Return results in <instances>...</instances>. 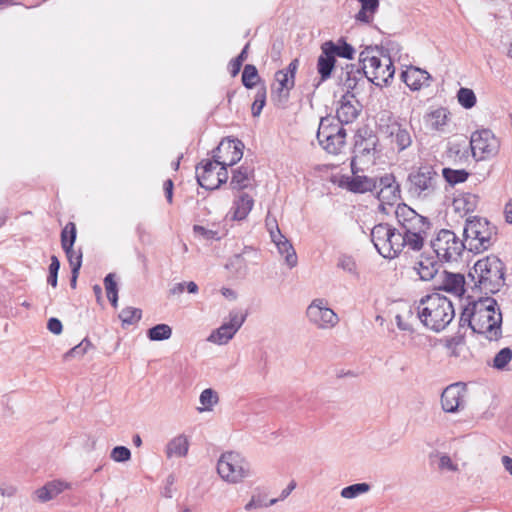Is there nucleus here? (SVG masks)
Instances as JSON below:
<instances>
[{"label":"nucleus","instance_id":"10","mask_svg":"<svg viewBox=\"0 0 512 512\" xmlns=\"http://www.w3.org/2000/svg\"><path fill=\"white\" fill-rule=\"evenodd\" d=\"M431 247L438 258L445 261H454L462 254L466 244L453 231L442 229L431 241Z\"/></svg>","mask_w":512,"mask_h":512},{"label":"nucleus","instance_id":"50","mask_svg":"<svg viewBox=\"0 0 512 512\" xmlns=\"http://www.w3.org/2000/svg\"><path fill=\"white\" fill-rule=\"evenodd\" d=\"M279 499H271L269 502H266V497L260 493L253 494L250 501L245 505V510H253L259 509L263 507H268L275 504Z\"/></svg>","mask_w":512,"mask_h":512},{"label":"nucleus","instance_id":"37","mask_svg":"<svg viewBox=\"0 0 512 512\" xmlns=\"http://www.w3.org/2000/svg\"><path fill=\"white\" fill-rule=\"evenodd\" d=\"M252 177V169L248 166H240L238 169L233 171L230 186L235 190H243L250 185Z\"/></svg>","mask_w":512,"mask_h":512},{"label":"nucleus","instance_id":"2","mask_svg":"<svg viewBox=\"0 0 512 512\" xmlns=\"http://www.w3.org/2000/svg\"><path fill=\"white\" fill-rule=\"evenodd\" d=\"M417 316L424 326L440 332L454 319L455 310L450 299L439 293L421 298L417 307Z\"/></svg>","mask_w":512,"mask_h":512},{"label":"nucleus","instance_id":"21","mask_svg":"<svg viewBox=\"0 0 512 512\" xmlns=\"http://www.w3.org/2000/svg\"><path fill=\"white\" fill-rule=\"evenodd\" d=\"M377 188H379L377 198L382 204L393 205L400 199V185L392 174L380 177Z\"/></svg>","mask_w":512,"mask_h":512},{"label":"nucleus","instance_id":"26","mask_svg":"<svg viewBox=\"0 0 512 512\" xmlns=\"http://www.w3.org/2000/svg\"><path fill=\"white\" fill-rule=\"evenodd\" d=\"M430 74L417 67H409L401 73L402 81L414 91L420 90L423 86L429 85Z\"/></svg>","mask_w":512,"mask_h":512},{"label":"nucleus","instance_id":"41","mask_svg":"<svg viewBox=\"0 0 512 512\" xmlns=\"http://www.w3.org/2000/svg\"><path fill=\"white\" fill-rule=\"evenodd\" d=\"M370 489H371V485L368 483H364V482L356 483V484H352L347 487H344L341 490L340 495H341V497H343L345 499H354L362 494L369 492Z\"/></svg>","mask_w":512,"mask_h":512},{"label":"nucleus","instance_id":"1","mask_svg":"<svg viewBox=\"0 0 512 512\" xmlns=\"http://www.w3.org/2000/svg\"><path fill=\"white\" fill-rule=\"evenodd\" d=\"M460 327L468 326L474 333L482 334L490 341L502 336V313L492 297H480L469 302L459 319Z\"/></svg>","mask_w":512,"mask_h":512},{"label":"nucleus","instance_id":"25","mask_svg":"<svg viewBox=\"0 0 512 512\" xmlns=\"http://www.w3.org/2000/svg\"><path fill=\"white\" fill-rule=\"evenodd\" d=\"M218 166L214 159L204 160L196 166V178L201 187L208 190L217 189L215 174Z\"/></svg>","mask_w":512,"mask_h":512},{"label":"nucleus","instance_id":"62","mask_svg":"<svg viewBox=\"0 0 512 512\" xmlns=\"http://www.w3.org/2000/svg\"><path fill=\"white\" fill-rule=\"evenodd\" d=\"M504 215L506 222L512 224V199L505 204Z\"/></svg>","mask_w":512,"mask_h":512},{"label":"nucleus","instance_id":"38","mask_svg":"<svg viewBox=\"0 0 512 512\" xmlns=\"http://www.w3.org/2000/svg\"><path fill=\"white\" fill-rule=\"evenodd\" d=\"M479 197L473 193H463L458 195L454 201L453 205L455 210L463 213L474 212L478 206Z\"/></svg>","mask_w":512,"mask_h":512},{"label":"nucleus","instance_id":"16","mask_svg":"<svg viewBox=\"0 0 512 512\" xmlns=\"http://www.w3.org/2000/svg\"><path fill=\"white\" fill-rule=\"evenodd\" d=\"M466 385L454 383L446 387L441 395L442 409L447 413H456L463 410L466 405Z\"/></svg>","mask_w":512,"mask_h":512},{"label":"nucleus","instance_id":"30","mask_svg":"<svg viewBox=\"0 0 512 512\" xmlns=\"http://www.w3.org/2000/svg\"><path fill=\"white\" fill-rule=\"evenodd\" d=\"M189 441L188 438L183 435H177L172 438L166 445L165 453L167 458L178 457L182 458L188 454Z\"/></svg>","mask_w":512,"mask_h":512},{"label":"nucleus","instance_id":"59","mask_svg":"<svg viewBox=\"0 0 512 512\" xmlns=\"http://www.w3.org/2000/svg\"><path fill=\"white\" fill-rule=\"evenodd\" d=\"M47 328L51 333L59 335L62 332L63 326L59 319L52 317L48 320Z\"/></svg>","mask_w":512,"mask_h":512},{"label":"nucleus","instance_id":"52","mask_svg":"<svg viewBox=\"0 0 512 512\" xmlns=\"http://www.w3.org/2000/svg\"><path fill=\"white\" fill-rule=\"evenodd\" d=\"M248 48L249 44H246L241 53L229 62L228 67L233 77L239 73L243 62L246 60Z\"/></svg>","mask_w":512,"mask_h":512},{"label":"nucleus","instance_id":"36","mask_svg":"<svg viewBox=\"0 0 512 512\" xmlns=\"http://www.w3.org/2000/svg\"><path fill=\"white\" fill-rule=\"evenodd\" d=\"M322 45L334 58L339 56L351 60L354 57L355 49L343 39L338 40L337 43L326 41Z\"/></svg>","mask_w":512,"mask_h":512},{"label":"nucleus","instance_id":"51","mask_svg":"<svg viewBox=\"0 0 512 512\" xmlns=\"http://www.w3.org/2000/svg\"><path fill=\"white\" fill-rule=\"evenodd\" d=\"M265 102H266V87L261 86L257 90L254 102L251 107L252 115L254 117H257L261 114L262 109L265 106Z\"/></svg>","mask_w":512,"mask_h":512},{"label":"nucleus","instance_id":"35","mask_svg":"<svg viewBox=\"0 0 512 512\" xmlns=\"http://www.w3.org/2000/svg\"><path fill=\"white\" fill-rule=\"evenodd\" d=\"M335 58L321 45V54L317 60V71L320 75L321 81H326L330 78L331 73L335 67Z\"/></svg>","mask_w":512,"mask_h":512},{"label":"nucleus","instance_id":"61","mask_svg":"<svg viewBox=\"0 0 512 512\" xmlns=\"http://www.w3.org/2000/svg\"><path fill=\"white\" fill-rule=\"evenodd\" d=\"M163 188H164L166 199H167L168 203L171 204L172 200H173V181L171 179H167L164 182Z\"/></svg>","mask_w":512,"mask_h":512},{"label":"nucleus","instance_id":"63","mask_svg":"<svg viewBox=\"0 0 512 512\" xmlns=\"http://www.w3.org/2000/svg\"><path fill=\"white\" fill-rule=\"evenodd\" d=\"M16 493V488L13 486L0 485V494L2 496L12 497Z\"/></svg>","mask_w":512,"mask_h":512},{"label":"nucleus","instance_id":"57","mask_svg":"<svg viewBox=\"0 0 512 512\" xmlns=\"http://www.w3.org/2000/svg\"><path fill=\"white\" fill-rule=\"evenodd\" d=\"M193 231L196 235L202 237L205 240L220 239L217 231L205 228L204 226L201 225H194Z\"/></svg>","mask_w":512,"mask_h":512},{"label":"nucleus","instance_id":"12","mask_svg":"<svg viewBox=\"0 0 512 512\" xmlns=\"http://www.w3.org/2000/svg\"><path fill=\"white\" fill-rule=\"evenodd\" d=\"M308 321L318 329H332L339 323V317L328 307L327 300L316 298L306 309Z\"/></svg>","mask_w":512,"mask_h":512},{"label":"nucleus","instance_id":"33","mask_svg":"<svg viewBox=\"0 0 512 512\" xmlns=\"http://www.w3.org/2000/svg\"><path fill=\"white\" fill-rule=\"evenodd\" d=\"M346 130L342 131V133L331 135L329 134L326 138L319 140V144L330 154H340L345 147L346 144Z\"/></svg>","mask_w":512,"mask_h":512},{"label":"nucleus","instance_id":"39","mask_svg":"<svg viewBox=\"0 0 512 512\" xmlns=\"http://www.w3.org/2000/svg\"><path fill=\"white\" fill-rule=\"evenodd\" d=\"M429 460L431 462L436 461L437 469L440 472H458L459 467L458 464L455 463L452 458L447 454L439 451H434L430 453Z\"/></svg>","mask_w":512,"mask_h":512},{"label":"nucleus","instance_id":"43","mask_svg":"<svg viewBox=\"0 0 512 512\" xmlns=\"http://www.w3.org/2000/svg\"><path fill=\"white\" fill-rule=\"evenodd\" d=\"M172 335V328L167 324H157L147 331V336L151 341L167 340Z\"/></svg>","mask_w":512,"mask_h":512},{"label":"nucleus","instance_id":"14","mask_svg":"<svg viewBox=\"0 0 512 512\" xmlns=\"http://www.w3.org/2000/svg\"><path fill=\"white\" fill-rule=\"evenodd\" d=\"M245 319V314H242L239 311H231L229 313V321L224 322L219 328L212 331L208 336L207 341L217 345L227 344L242 327Z\"/></svg>","mask_w":512,"mask_h":512},{"label":"nucleus","instance_id":"46","mask_svg":"<svg viewBox=\"0 0 512 512\" xmlns=\"http://www.w3.org/2000/svg\"><path fill=\"white\" fill-rule=\"evenodd\" d=\"M104 285L107 293V298L109 299L113 307H117L118 289L113 274L110 273L105 277Z\"/></svg>","mask_w":512,"mask_h":512},{"label":"nucleus","instance_id":"60","mask_svg":"<svg viewBox=\"0 0 512 512\" xmlns=\"http://www.w3.org/2000/svg\"><path fill=\"white\" fill-rule=\"evenodd\" d=\"M227 167L228 166L220 165V168L218 170L216 169L215 178H216L217 188H219L221 184L226 183V181L228 179Z\"/></svg>","mask_w":512,"mask_h":512},{"label":"nucleus","instance_id":"48","mask_svg":"<svg viewBox=\"0 0 512 512\" xmlns=\"http://www.w3.org/2000/svg\"><path fill=\"white\" fill-rule=\"evenodd\" d=\"M142 311L134 307H126L122 309L119 314L123 325H131L138 322L141 319Z\"/></svg>","mask_w":512,"mask_h":512},{"label":"nucleus","instance_id":"19","mask_svg":"<svg viewBox=\"0 0 512 512\" xmlns=\"http://www.w3.org/2000/svg\"><path fill=\"white\" fill-rule=\"evenodd\" d=\"M76 240V226L73 222H69L61 232V245L68 258L71 270L79 271L82 264V253L75 251L73 245Z\"/></svg>","mask_w":512,"mask_h":512},{"label":"nucleus","instance_id":"55","mask_svg":"<svg viewBox=\"0 0 512 512\" xmlns=\"http://www.w3.org/2000/svg\"><path fill=\"white\" fill-rule=\"evenodd\" d=\"M110 458L115 462H127L131 459V451L125 446H116L110 453Z\"/></svg>","mask_w":512,"mask_h":512},{"label":"nucleus","instance_id":"3","mask_svg":"<svg viewBox=\"0 0 512 512\" xmlns=\"http://www.w3.org/2000/svg\"><path fill=\"white\" fill-rule=\"evenodd\" d=\"M506 266L496 255L479 259L470 270L468 277L474 282V289L488 295L495 294L505 285Z\"/></svg>","mask_w":512,"mask_h":512},{"label":"nucleus","instance_id":"49","mask_svg":"<svg viewBox=\"0 0 512 512\" xmlns=\"http://www.w3.org/2000/svg\"><path fill=\"white\" fill-rule=\"evenodd\" d=\"M337 267L353 276H358L357 264L355 259L346 254L338 257Z\"/></svg>","mask_w":512,"mask_h":512},{"label":"nucleus","instance_id":"20","mask_svg":"<svg viewBox=\"0 0 512 512\" xmlns=\"http://www.w3.org/2000/svg\"><path fill=\"white\" fill-rule=\"evenodd\" d=\"M360 104L353 93H344L339 100L336 118L341 124L352 123L359 115Z\"/></svg>","mask_w":512,"mask_h":512},{"label":"nucleus","instance_id":"15","mask_svg":"<svg viewBox=\"0 0 512 512\" xmlns=\"http://www.w3.org/2000/svg\"><path fill=\"white\" fill-rule=\"evenodd\" d=\"M266 227L269 230L272 242L276 245L278 252L285 256V262L289 268L297 265V255L289 240L282 235L275 218L267 216Z\"/></svg>","mask_w":512,"mask_h":512},{"label":"nucleus","instance_id":"24","mask_svg":"<svg viewBox=\"0 0 512 512\" xmlns=\"http://www.w3.org/2000/svg\"><path fill=\"white\" fill-rule=\"evenodd\" d=\"M387 137L391 145L398 151H404L412 144V135L410 130L398 122L389 124L386 128Z\"/></svg>","mask_w":512,"mask_h":512},{"label":"nucleus","instance_id":"64","mask_svg":"<svg viewBox=\"0 0 512 512\" xmlns=\"http://www.w3.org/2000/svg\"><path fill=\"white\" fill-rule=\"evenodd\" d=\"M371 18H372V15H370V13H369V12H367V11H365V10H363V9H361V10L357 13V15H356V19H357V20H359V21H361V22H364V23H369V22H370V20H371Z\"/></svg>","mask_w":512,"mask_h":512},{"label":"nucleus","instance_id":"8","mask_svg":"<svg viewBox=\"0 0 512 512\" xmlns=\"http://www.w3.org/2000/svg\"><path fill=\"white\" fill-rule=\"evenodd\" d=\"M439 175L431 166H421L409 173L407 191L412 198L430 200L439 192Z\"/></svg>","mask_w":512,"mask_h":512},{"label":"nucleus","instance_id":"53","mask_svg":"<svg viewBox=\"0 0 512 512\" xmlns=\"http://www.w3.org/2000/svg\"><path fill=\"white\" fill-rule=\"evenodd\" d=\"M91 343L87 339H84L82 342H80L78 345L70 349L68 352L64 354V359L69 360L71 358L75 357H82L87 350L89 349Z\"/></svg>","mask_w":512,"mask_h":512},{"label":"nucleus","instance_id":"42","mask_svg":"<svg viewBox=\"0 0 512 512\" xmlns=\"http://www.w3.org/2000/svg\"><path fill=\"white\" fill-rule=\"evenodd\" d=\"M396 325L401 331L413 333V321L415 320L413 311L409 308L403 313H399L395 316Z\"/></svg>","mask_w":512,"mask_h":512},{"label":"nucleus","instance_id":"44","mask_svg":"<svg viewBox=\"0 0 512 512\" xmlns=\"http://www.w3.org/2000/svg\"><path fill=\"white\" fill-rule=\"evenodd\" d=\"M199 401L203 405V408L198 409L200 412L210 411L218 403L219 397L216 391L207 388L201 392Z\"/></svg>","mask_w":512,"mask_h":512},{"label":"nucleus","instance_id":"54","mask_svg":"<svg viewBox=\"0 0 512 512\" xmlns=\"http://www.w3.org/2000/svg\"><path fill=\"white\" fill-rule=\"evenodd\" d=\"M512 359V350L508 347L501 349L494 358V367L503 369Z\"/></svg>","mask_w":512,"mask_h":512},{"label":"nucleus","instance_id":"18","mask_svg":"<svg viewBox=\"0 0 512 512\" xmlns=\"http://www.w3.org/2000/svg\"><path fill=\"white\" fill-rule=\"evenodd\" d=\"M376 151V141L373 138L360 139L355 143L354 156L351 160L352 173L364 170L365 165L374 162V154Z\"/></svg>","mask_w":512,"mask_h":512},{"label":"nucleus","instance_id":"22","mask_svg":"<svg viewBox=\"0 0 512 512\" xmlns=\"http://www.w3.org/2000/svg\"><path fill=\"white\" fill-rule=\"evenodd\" d=\"M365 77L362 67L355 64H347L337 74V85L342 87L345 93H352L360 81Z\"/></svg>","mask_w":512,"mask_h":512},{"label":"nucleus","instance_id":"34","mask_svg":"<svg viewBox=\"0 0 512 512\" xmlns=\"http://www.w3.org/2000/svg\"><path fill=\"white\" fill-rule=\"evenodd\" d=\"M346 130L343 127V124L337 121L334 117L326 116L322 117L319 123L318 131H317V140H322L326 138L329 134L332 136L336 133H342V131Z\"/></svg>","mask_w":512,"mask_h":512},{"label":"nucleus","instance_id":"23","mask_svg":"<svg viewBox=\"0 0 512 512\" xmlns=\"http://www.w3.org/2000/svg\"><path fill=\"white\" fill-rule=\"evenodd\" d=\"M352 176H342L339 186L353 193H365L377 189V182L373 178L352 173Z\"/></svg>","mask_w":512,"mask_h":512},{"label":"nucleus","instance_id":"31","mask_svg":"<svg viewBox=\"0 0 512 512\" xmlns=\"http://www.w3.org/2000/svg\"><path fill=\"white\" fill-rule=\"evenodd\" d=\"M444 278L442 282V289L453 293L457 296H461L465 292L466 281L463 275L449 273L444 271Z\"/></svg>","mask_w":512,"mask_h":512},{"label":"nucleus","instance_id":"29","mask_svg":"<svg viewBox=\"0 0 512 512\" xmlns=\"http://www.w3.org/2000/svg\"><path fill=\"white\" fill-rule=\"evenodd\" d=\"M70 485L61 480H53L46 483L43 487L35 491L36 498L40 502H47L54 499L64 490L69 489Z\"/></svg>","mask_w":512,"mask_h":512},{"label":"nucleus","instance_id":"4","mask_svg":"<svg viewBox=\"0 0 512 512\" xmlns=\"http://www.w3.org/2000/svg\"><path fill=\"white\" fill-rule=\"evenodd\" d=\"M395 216L399 228L408 242V250L420 251L431 227L428 218L418 214L404 203L397 205Z\"/></svg>","mask_w":512,"mask_h":512},{"label":"nucleus","instance_id":"56","mask_svg":"<svg viewBox=\"0 0 512 512\" xmlns=\"http://www.w3.org/2000/svg\"><path fill=\"white\" fill-rule=\"evenodd\" d=\"M59 269H60V262H59L58 258L55 255L51 256V263L49 265V276L47 278V282L52 287L57 286Z\"/></svg>","mask_w":512,"mask_h":512},{"label":"nucleus","instance_id":"9","mask_svg":"<svg viewBox=\"0 0 512 512\" xmlns=\"http://www.w3.org/2000/svg\"><path fill=\"white\" fill-rule=\"evenodd\" d=\"M217 472L226 482L237 484L251 475L249 462L237 452L223 453L217 462Z\"/></svg>","mask_w":512,"mask_h":512},{"label":"nucleus","instance_id":"11","mask_svg":"<svg viewBox=\"0 0 512 512\" xmlns=\"http://www.w3.org/2000/svg\"><path fill=\"white\" fill-rule=\"evenodd\" d=\"M470 148L476 161L491 159L500 150V140L490 129H480L471 134Z\"/></svg>","mask_w":512,"mask_h":512},{"label":"nucleus","instance_id":"7","mask_svg":"<svg viewBox=\"0 0 512 512\" xmlns=\"http://www.w3.org/2000/svg\"><path fill=\"white\" fill-rule=\"evenodd\" d=\"M371 240L378 253L384 258L392 259L405 248L408 249V242L400 228H394L387 223H380L372 228Z\"/></svg>","mask_w":512,"mask_h":512},{"label":"nucleus","instance_id":"32","mask_svg":"<svg viewBox=\"0 0 512 512\" xmlns=\"http://www.w3.org/2000/svg\"><path fill=\"white\" fill-rule=\"evenodd\" d=\"M414 269L421 280L429 281L438 273L439 264L433 257L421 256Z\"/></svg>","mask_w":512,"mask_h":512},{"label":"nucleus","instance_id":"6","mask_svg":"<svg viewBox=\"0 0 512 512\" xmlns=\"http://www.w3.org/2000/svg\"><path fill=\"white\" fill-rule=\"evenodd\" d=\"M466 248L475 253L488 250L497 238V228L487 219L468 218L463 230Z\"/></svg>","mask_w":512,"mask_h":512},{"label":"nucleus","instance_id":"27","mask_svg":"<svg viewBox=\"0 0 512 512\" xmlns=\"http://www.w3.org/2000/svg\"><path fill=\"white\" fill-rule=\"evenodd\" d=\"M450 120V113L444 107L431 110L424 116L426 128L433 132H445Z\"/></svg>","mask_w":512,"mask_h":512},{"label":"nucleus","instance_id":"47","mask_svg":"<svg viewBox=\"0 0 512 512\" xmlns=\"http://www.w3.org/2000/svg\"><path fill=\"white\" fill-rule=\"evenodd\" d=\"M258 80H259V75H258V71H257L256 67L254 65L247 64L244 67V70L242 73L243 85L246 88L251 89L256 85Z\"/></svg>","mask_w":512,"mask_h":512},{"label":"nucleus","instance_id":"28","mask_svg":"<svg viewBox=\"0 0 512 512\" xmlns=\"http://www.w3.org/2000/svg\"><path fill=\"white\" fill-rule=\"evenodd\" d=\"M254 205L253 198L247 193H241L233 202V206L230 210L232 220H243L245 219Z\"/></svg>","mask_w":512,"mask_h":512},{"label":"nucleus","instance_id":"13","mask_svg":"<svg viewBox=\"0 0 512 512\" xmlns=\"http://www.w3.org/2000/svg\"><path fill=\"white\" fill-rule=\"evenodd\" d=\"M299 66V60L293 59L286 69L275 73V83L271 87V96L274 101L285 102L290 90L295 85V74Z\"/></svg>","mask_w":512,"mask_h":512},{"label":"nucleus","instance_id":"5","mask_svg":"<svg viewBox=\"0 0 512 512\" xmlns=\"http://www.w3.org/2000/svg\"><path fill=\"white\" fill-rule=\"evenodd\" d=\"M365 77L376 86L387 85L393 78L395 67L391 57L378 47H367L359 55Z\"/></svg>","mask_w":512,"mask_h":512},{"label":"nucleus","instance_id":"17","mask_svg":"<svg viewBox=\"0 0 512 512\" xmlns=\"http://www.w3.org/2000/svg\"><path fill=\"white\" fill-rule=\"evenodd\" d=\"M243 143L240 140L221 141L213 159L219 165L233 166L243 157Z\"/></svg>","mask_w":512,"mask_h":512},{"label":"nucleus","instance_id":"45","mask_svg":"<svg viewBox=\"0 0 512 512\" xmlns=\"http://www.w3.org/2000/svg\"><path fill=\"white\" fill-rule=\"evenodd\" d=\"M459 104L465 109H471L476 104V95L470 88H460L457 92Z\"/></svg>","mask_w":512,"mask_h":512},{"label":"nucleus","instance_id":"40","mask_svg":"<svg viewBox=\"0 0 512 512\" xmlns=\"http://www.w3.org/2000/svg\"><path fill=\"white\" fill-rule=\"evenodd\" d=\"M442 175H443L444 179L450 185H456L459 183H463L469 177V173L465 169H452V168H443Z\"/></svg>","mask_w":512,"mask_h":512},{"label":"nucleus","instance_id":"58","mask_svg":"<svg viewBox=\"0 0 512 512\" xmlns=\"http://www.w3.org/2000/svg\"><path fill=\"white\" fill-rule=\"evenodd\" d=\"M359 1L361 3V9L369 12L370 15H373L379 7V0H359Z\"/></svg>","mask_w":512,"mask_h":512}]
</instances>
